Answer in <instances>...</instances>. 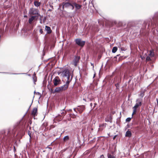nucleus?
I'll return each mask as SVG.
<instances>
[{
	"label": "nucleus",
	"mask_w": 158,
	"mask_h": 158,
	"mask_svg": "<svg viewBox=\"0 0 158 158\" xmlns=\"http://www.w3.org/2000/svg\"><path fill=\"white\" fill-rule=\"evenodd\" d=\"M63 77H66L67 79V81L66 82V84H69L71 81L72 78V76L69 72V71L67 69H65L63 71L59 73Z\"/></svg>",
	"instance_id": "f257e3e1"
},
{
	"label": "nucleus",
	"mask_w": 158,
	"mask_h": 158,
	"mask_svg": "<svg viewBox=\"0 0 158 158\" xmlns=\"http://www.w3.org/2000/svg\"><path fill=\"white\" fill-rule=\"evenodd\" d=\"M69 84H66H66L63 85L56 88L54 92H60L65 90L68 88L69 86Z\"/></svg>",
	"instance_id": "f03ea898"
},
{
	"label": "nucleus",
	"mask_w": 158,
	"mask_h": 158,
	"mask_svg": "<svg viewBox=\"0 0 158 158\" xmlns=\"http://www.w3.org/2000/svg\"><path fill=\"white\" fill-rule=\"evenodd\" d=\"M39 10L37 9L31 8L29 11V14L31 15H37L40 16V15L38 13Z\"/></svg>",
	"instance_id": "7ed1b4c3"
},
{
	"label": "nucleus",
	"mask_w": 158,
	"mask_h": 158,
	"mask_svg": "<svg viewBox=\"0 0 158 158\" xmlns=\"http://www.w3.org/2000/svg\"><path fill=\"white\" fill-rule=\"evenodd\" d=\"M63 8H69L73 10L74 8V6L73 5V3L72 4L68 2H63L62 3Z\"/></svg>",
	"instance_id": "20e7f679"
},
{
	"label": "nucleus",
	"mask_w": 158,
	"mask_h": 158,
	"mask_svg": "<svg viewBox=\"0 0 158 158\" xmlns=\"http://www.w3.org/2000/svg\"><path fill=\"white\" fill-rule=\"evenodd\" d=\"M53 82L55 86H57L61 84V80L58 77H56L53 80Z\"/></svg>",
	"instance_id": "39448f33"
},
{
	"label": "nucleus",
	"mask_w": 158,
	"mask_h": 158,
	"mask_svg": "<svg viewBox=\"0 0 158 158\" xmlns=\"http://www.w3.org/2000/svg\"><path fill=\"white\" fill-rule=\"evenodd\" d=\"M143 102V99L142 98H139L136 100V103L135 105L134 106L135 108H138L139 106H141Z\"/></svg>",
	"instance_id": "423d86ee"
},
{
	"label": "nucleus",
	"mask_w": 158,
	"mask_h": 158,
	"mask_svg": "<svg viewBox=\"0 0 158 158\" xmlns=\"http://www.w3.org/2000/svg\"><path fill=\"white\" fill-rule=\"evenodd\" d=\"M76 43L77 44L81 46H83L85 43V41H82L81 39H78L75 40Z\"/></svg>",
	"instance_id": "0eeeda50"
},
{
	"label": "nucleus",
	"mask_w": 158,
	"mask_h": 158,
	"mask_svg": "<svg viewBox=\"0 0 158 158\" xmlns=\"http://www.w3.org/2000/svg\"><path fill=\"white\" fill-rule=\"evenodd\" d=\"M73 4L75 7L76 10L80 9L82 7L81 5L78 4L75 2H73Z\"/></svg>",
	"instance_id": "6e6552de"
},
{
	"label": "nucleus",
	"mask_w": 158,
	"mask_h": 158,
	"mask_svg": "<svg viewBox=\"0 0 158 158\" xmlns=\"http://www.w3.org/2000/svg\"><path fill=\"white\" fill-rule=\"evenodd\" d=\"M80 59V57L79 56H76L74 59L73 63L75 66L77 65V63L78 62Z\"/></svg>",
	"instance_id": "1a4fd4ad"
},
{
	"label": "nucleus",
	"mask_w": 158,
	"mask_h": 158,
	"mask_svg": "<svg viewBox=\"0 0 158 158\" xmlns=\"http://www.w3.org/2000/svg\"><path fill=\"white\" fill-rule=\"evenodd\" d=\"M45 29L47 31V34H50L52 32V31L50 27L47 26H45Z\"/></svg>",
	"instance_id": "9d476101"
},
{
	"label": "nucleus",
	"mask_w": 158,
	"mask_h": 158,
	"mask_svg": "<svg viewBox=\"0 0 158 158\" xmlns=\"http://www.w3.org/2000/svg\"><path fill=\"white\" fill-rule=\"evenodd\" d=\"M36 16H31V18L29 19V23L30 24H31L32 21L35 19Z\"/></svg>",
	"instance_id": "9b49d317"
},
{
	"label": "nucleus",
	"mask_w": 158,
	"mask_h": 158,
	"mask_svg": "<svg viewBox=\"0 0 158 158\" xmlns=\"http://www.w3.org/2000/svg\"><path fill=\"white\" fill-rule=\"evenodd\" d=\"M131 132L128 130L126 133L125 136L126 137H130L131 136Z\"/></svg>",
	"instance_id": "f8f14e48"
},
{
	"label": "nucleus",
	"mask_w": 158,
	"mask_h": 158,
	"mask_svg": "<svg viewBox=\"0 0 158 158\" xmlns=\"http://www.w3.org/2000/svg\"><path fill=\"white\" fill-rule=\"evenodd\" d=\"M34 4L35 6L38 7V6H40V2H39L38 1H35L34 2Z\"/></svg>",
	"instance_id": "ddd939ff"
},
{
	"label": "nucleus",
	"mask_w": 158,
	"mask_h": 158,
	"mask_svg": "<svg viewBox=\"0 0 158 158\" xmlns=\"http://www.w3.org/2000/svg\"><path fill=\"white\" fill-rule=\"evenodd\" d=\"M37 110L36 108H34L32 111V114L34 115H36L37 113Z\"/></svg>",
	"instance_id": "4468645a"
},
{
	"label": "nucleus",
	"mask_w": 158,
	"mask_h": 158,
	"mask_svg": "<svg viewBox=\"0 0 158 158\" xmlns=\"http://www.w3.org/2000/svg\"><path fill=\"white\" fill-rule=\"evenodd\" d=\"M150 53L149 54V56H150L151 57H152L154 56V53L153 52L152 50L150 51Z\"/></svg>",
	"instance_id": "2eb2a0df"
},
{
	"label": "nucleus",
	"mask_w": 158,
	"mask_h": 158,
	"mask_svg": "<svg viewBox=\"0 0 158 158\" xmlns=\"http://www.w3.org/2000/svg\"><path fill=\"white\" fill-rule=\"evenodd\" d=\"M80 108H78V110H81V112H82L83 111V110H84V109H85V106H81L80 107H79Z\"/></svg>",
	"instance_id": "dca6fc26"
},
{
	"label": "nucleus",
	"mask_w": 158,
	"mask_h": 158,
	"mask_svg": "<svg viewBox=\"0 0 158 158\" xmlns=\"http://www.w3.org/2000/svg\"><path fill=\"white\" fill-rule=\"evenodd\" d=\"M117 50V47H114L113 48L112 50V52L113 53H115Z\"/></svg>",
	"instance_id": "f3484780"
},
{
	"label": "nucleus",
	"mask_w": 158,
	"mask_h": 158,
	"mask_svg": "<svg viewBox=\"0 0 158 158\" xmlns=\"http://www.w3.org/2000/svg\"><path fill=\"white\" fill-rule=\"evenodd\" d=\"M105 125L106 124H105V123L101 124H100L99 127H100V128H99V130H102L103 128H102V127H104Z\"/></svg>",
	"instance_id": "a211bd4d"
},
{
	"label": "nucleus",
	"mask_w": 158,
	"mask_h": 158,
	"mask_svg": "<svg viewBox=\"0 0 158 158\" xmlns=\"http://www.w3.org/2000/svg\"><path fill=\"white\" fill-rule=\"evenodd\" d=\"M144 96V92L143 91H141L140 92V94H139V96L141 97V98H143V97Z\"/></svg>",
	"instance_id": "6ab92c4d"
},
{
	"label": "nucleus",
	"mask_w": 158,
	"mask_h": 158,
	"mask_svg": "<svg viewBox=\"0 0 158 158\" xmlns=\"http://www.w3.org/2000/svg\"><path fill=\"white\" fill-rule=\"evenodd\" d=\"M69 139V137L67 135L64 137L63 138V140L64 141L68 140Z\"/></svg>",
	"instance_id": "aec40b11"
},
{
	"label": "nucleus",
	"mask_w": 158,
	"mask_h": 158,
	"mask_svg": "<svg viewBox=\"0 0 158 158\" xmlns=\"http://www.w3.org/2000/svg\"><path fill=\"white\" fill-rule=\"evenodd\" d=\"M133 112L132 113V116L136 112V109L137 108H135V107H133Z\"/></svg>",
	"instance_id": "412c9836"
},
{
	"label": "nucleus",
	"mask_w": 158,
	"mask_h": 158,
	"mask_svg": "<svg viewBox=\"0 0 158 158\" xmlns=\"http://www.w3.org/2000/svg\"><path fill=\"white\" fill-rule=\"evenodd\" d=\"M108 158H115V157L114 156L112 155L109 154H108Z\"/></svg>",
	"instance_id": "4be33fe9"
},
{
	"label": "nucleus",
	"mask_w": 158,
	"mask_h": 158,
	"mask_svg": "<svg viewBox=\"0 0 158 158\" xmlns=\"http://www.w3.org/2000/svg\"><path fill=\"white\" fill-rule=\"evenodd\" d=\"M150 57H151L150 56H147L146 58V61H148L150 60H151Z\"/></svg>",
	"instance_id": "5701e85b"
},
{
	"label": "nucleus",
	"mask_w": 158,
	"mask_h": 158,
	"mask_svg": "<svg viewBox=\"0 0 158 158\" xmlns=\"http://www.w3.org/2000/svg\"><path fill=\"white\" fill-rule=\"evenodd\" d=\"M131 118H128L126 119V122H129L131 121Z\"/></svg>",
	"instance_id": "b1692460"
},
{
	"label": "nucleus",
	"mask_w": 158,
	"mask_h": 158,
	"mask_svg": "<svg viewBox=\"0 0 158 158\" xmlns=\"http://www.w3.org/2000/svg\"><path fill=\"white\" fill-rule=\"evenodd\" d=\"M35 73H34L33 75V76H32V77H33V78L34 80V81L35 82V81H35V79H34V78H35Z\"/></svg>",
	"instance_id": "393cba45"
},
{
	"label": "nucleus",
	"mask_w": 158,
	"mask_h": 158,
	"mask_svg": "<svg viewBox=\"0 0 158 158\" xmlns=\"http://www.w3.org/2000/svg\"><path fill=\"white\" fill-rule=\"evenodd\" d=\"M39 32H40V33L41 34H42L43 33V29H40V31H39Z\"/></svg>",
	"instance_id": "a878e982"
},
{
	"label": "nucleus",
	"mask_w": 158,
	"mask_h": 158,
	"mask_svg": "<svg viewBox=\"0 0 158 158\" xmlns=\"http://www.w3.org/2000/svg\"><path fill=\"white\" fill-rule=\"evenodd\" d=\"M115 86L117 88H118V83L115 84Z\"/></svg>",
	"instance_id": "bb28decb"
},
{
	"label": "nucleus",
	"mask_w": 158,
	"mask_h": 158,
	"mask_svg": "<svg viewBox=\"0 0 158 158\" xmlns=\"http://www.w3.org/2000/svg\"><path fill=\"white\" fill-rule=\"evenodd\" d=\"M121 49L122 51H125V49L124 48H121Z\"/></svg>",
	"instance_id": "cd10ccee"
},
{
	"label": "nucleus",
	"mask_w": 158,
	"mask_h": 158,
	"mask_svg": "<svg viewBox=\"0 0 158 158\" xmlns=\"http://www.w3.org/2000/svg\"><path fill=\"white\" fill-rule=\"evenodd\" d=\"M100 158H104V156L103 155H101L100 156Z\"/></svg>",
	"instance_id": "c85d7f7f"
},
{
	"label": "nucleus",
	"mask_w": 158,
	"mask_h": 158,
	"mask_svg": "<svg viewBox=\"0 0 158 158\" xmlns=\"http://www.w3.org/2000/svg\"><path fill=\"white\" fill-rule=\"evenodd\" d=\"M111 118L110 116L109 117V120L110 121H109L108 122H111ZM107 120H108V119H107Z\"/></svg>",
	"instance_id": "c756f323"
},
{
	"label": "nucleus",
	"mask_w": 158,
	"mask_h": 158,
	"mask_svg": "<svg viewBox=\"0 0 158 158\" xmlns=\"http://www.w3.org/2000/svg\"><path fill=\"white\" fill-rule=\"evenodd\" d=\"M25 73H18V74H25ZM15 74H18V73H15Z\"/></svg>",
	"instance_id": "7c9ffc66"
},
{
	"label": "nucleus",
	"mask_w": 158,
	"mask_h": 158,
	"mask_svg": "<svg viewBox=\"0 0 158 158\" xmlns=\"http://www.w3.org/2000/svg\"><path fill=\"white\" fill-rule=\"evenodd\" d=\"M91 65L92 66H93V67H94V64H92V63H91Z\"/></svg>",
	"instance_id": "2f4dec72"
},
{
	"label": "nucleus",
	"mask_w": 158,
	"mask_h": 158,
	"mask_svg": "<svg viewBox=\"0 0 158 158\" xmlns=\"http://www.w3.org/2000/svg\"><path fill=\"white\" fill-rule=\"evenodd\" d=\"M106 121H110L109 120H107V118H106Z\"/></svg>",
	"instance_id": "473e14b6"
},
{
	"label": "nucleus",
	"mask_w": 158,
	"mask_h": 158,
	"mask_svg": "<svg viewBox=\"0 0 158 158\" xmlns=\"http://www.w3.org/2000/svg\"><path fill=\"white\" fill-rule=\"evenodd\" d=\"M90 106H92V103H91L90 104Z\"/></svg>",
	"instance_id": "72a5a7b5"
},
{
	"label": "nucleus",
	"mask_w": 158,
	"mask_h": 158,
	"mask_svg": "<svg viewBox=\"0 0 158 158\" xmlns=\"http://www.w3.org/2000/svg\"><path fill=\"white\" fill-rule=\"evenodd\" d=\"M28 135H29V136H30V137L31 138V135H30L31 134H29V133H28Z\"/></svg>",
	"instance_id": "f704fd0d"
},
{
	"label": "nucleus",
	"mask_w": 158,
	"mask_h": 158,
	"mask_svg": "<svg viewBox=\"0 0 158 158\" xmlns=\"http://www.w3.org/2000/svg\"><path fill=\"white\" fill-rule=\"evenodd\" d=\"M95 74H94V77L95 76Z\"/></svg>",
	"instance_id": "c9c22d12"
},
{
	"label": "nucleus",
	"mask_w": 158,
	"mask_h": 158,
	"mask_svg": "<svg viewBox=\"0 0 158 158\" xmlns=\"http://www.w3.org/2000/svg\"><path fill=\"white\" fill-rule=\"evenodd\" d=\"M24 17H27V16H26V15H25V16H24Z\"/></svg>",
	"instance_id": "e433bc0d"
},
{
	"label": "nucleus",
	"mask_w": 158,
	"mask_h": 158,
	"mask_svg": "<svg viewBox=\"0 0 158 158\" xmlns=\"http://www.w3.org/2000/svg\"><path fill=\"white\" fill-rule=\"evenodd\" d=\"M75 109H74V111H75Z\"/></svg>",
	"instance_id": "4c0bfd02"
},
{
	"label": "nucleus",
	"mask_w": 158,
	"mask_h": 158,
	"mask_svg": "<svg viewBox=\"0 0 158 158\" xmlns=\"http://www.w3.org/2000/svg\"><path fill=\"white\" fill-rule=\"evenodd\" d=\"M34 93H35V91H34Z\"/></svg>",
	"instance_id": "58836bf2"
}]
</instances>
